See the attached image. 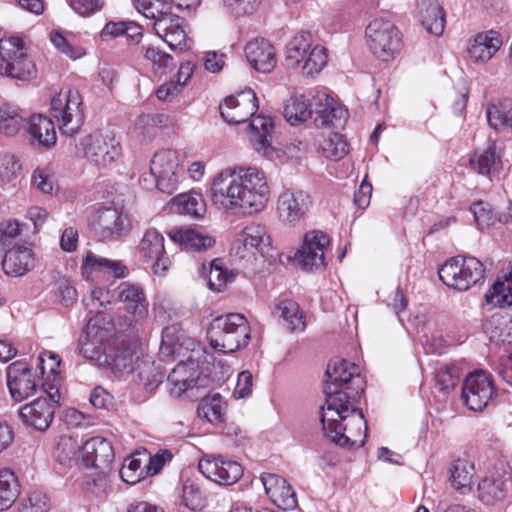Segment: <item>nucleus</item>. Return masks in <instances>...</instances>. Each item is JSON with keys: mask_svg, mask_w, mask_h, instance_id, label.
<instances>
[{"mask_svg": "<svg viewBox=\"0 0 512 512\" xmlns=\"http://www.w3.org/2000/svg\"><path fill=\"white\" fill-rule=\"evenodd\" d=\"M76 154L102 168L114 162L121 154L119 142L110 134H88L75 144Z\"/></svg>", "mask_w": 512, "mask_h": 512, "instance_id": "10", "label": "nucleus"}, {"mask_svg": "<svg viewBox=\"0 0 512 512\" xmlns=\"http://www.w3.org/2000/svg\"><path fill=\"white\" fill-rule=\"evenodd\" d=\"M470 169L491 179L502 169V157L495 143H490L485 149L475 151L469 159Z\"/></svg>", "mask_w": 512, "mask_h": 512, "instance_id": "31", "label": "nucleus"}, {"mask_svg": "<svg viewBox=\"0 0 512 512\" xmlns=\"http://www.w3.org/2000/svg\"><path fill=\"white\" fill-rule=\"evenodd\" d=\"M418 18L430 34L440 36L445 28V12L438 0H419Z\"/></svg>", "mask_w": 512, "mask_h": 512, "instance_id": "33", "label": "nucleus"}, {"mask_svg": "<svg viewBox=\"0 0 512 512\" xmlns=\"http://www.w3.org/2000/svg\"><path fill=\"white\" fill-rule=\"evenodd\" d=\"M311 196L303 190H285L277 200V212L280 220L289 226L305 221L312 207Z\"/></svg>", "mask_w": 512, "mask_h": 512, "instance_id": "16", "label": "nucleus"}, {"mask_svg": "<svg viewBox=\"0 0 512 512\" xmlns=\"http://www.w3.org/2000/svg\"><path fill=\"white\" fill-rule=\"evenodd\" d=\"M501 46L502 39L498 32L490 30L479 33L468 48V56L474 62H486L493 57Z\"/></svg>", "mask_w": 512, "mask_h": 512, "instance_id": "34", "label": "nucleus"}, {"mask_svg": "<svg viewBox=\"0 0 512 512\" xmlns=\"http://www.w3.org/2000/svg\"><path fill=\"white\" fill-rule=\"evenodd\" d=\"M25 118L19 107L11 103L0 106V133L6 136H15L24 126Z\"/></svg>", "mask_w": 512, "mask_h": 512, "instance_id": "43", "label": "nucleus"}, {"mask_svg": "<svg viewBox=\"0 0 512 512\" xmlns=\"http://www.w3.org/2000/svg\"><path fill=\"white\" fill-rule=\"evenodd\" d=\"M124 309L133 316L136 322L143 321L148 316V306L144 290L139 284L122 282L116 289Z\"/></svg>", "mask_w": 512, "mask_h": 512, "instance_id": "29", "label": "nucleus"}, {"mask_svg": "<svg viewBox=\"0 0 512 512\" xmlns=\"http://www.w3.org/2000/svg\"><path fill=\"white\" fill-rule=\"evenodd\" d=\"M511 483L509 472L496 470L485 476L478 484V498L486 505L502 501L508 494Z\"/></svg>", "mask_w": 512, "mask_h": 512, "instance_id": "28", "label": "nucleus"}, {"mask_svg": "<svg viewBox=\"0 0 512 512\" xmlns=\"http://www.w3.org/2000/svg\"><path fill=\"white\" fill-rule=\"evenodd\" d=\"M93 231L103 240L118 238L125 234V218L113 207L99 209L91 221Z\"/></svg>", "mask_w": 512, "mask_h": 512, "instance_id": "27", "label": "nucleus"}, {"mask_svg": "<svg viewBox=\"0 0 512 512\" xmlns=\"http://www.w3.org/2000/svg\"><path fill=\"white\" fill-rule=\"evenodd\" d=\"M82 269L85 271H109L115 277H124L127 274L126 266L120 261L110 260L88 252L83 260Z\"/></svg>", "mask_w": 512, "mask_h": 512, "instance_id": "45", "label": "nucleus"}, {"mask_svg": "<svg viewBox=\"0 0 512 512\" xmlns=\"http://www.w3.org/2000/svg\"><path fill=\"white\" fill-rule=\"evenodd\" d=\"M269 195L265 174L256 167L225 169L213 179L210 188L212 203L234 214L263 210Z\"/></svg>", "mask_w": 512, "mask_h": 512, "instance_id": "1", "label": "nucleus"}, {"mask_svg": "<svg viewBox=\"0 0 512 512\" xmlns=\"http://www.w3.org/2000/svg\"><path fill=\"white\" fill-rule=\"evenodd\" d=\"M327 60L326 48L321 45H315L308 51L300 66L304 74L313 76L325 67Z\"/></svg>", "mask_w": 512, "mask_h": 512, "instance_id": "50", "label": "nucleus"}, {"mask_svg": "<svg viewBox=\"0 0 512 512\" xmlns=\"http://www.w3.org/2000/svg\"><path fill=\"white\" fill-rule=\"evenodd\" d=\"M35 265L33 251L24 246L9 249L3 258L2 268L5 274L19 277L29 272Z\"/></svg>", "mask_w": 512, "mask_h": 512, "instance_id": "32", "label": "nucleus"}, {"mask_svg": "<svg viewBox=\"0 0 512 512\" xmlns=\"http://www.w3.org/2000/svg\"><path fill=\"white\" fill-rule=\"evenodd\" d=\"M107 336L108 332L98 326L96 320L89 319L78 340L80 354L90 361H95L98 365H103L107 353L104 348Z\"/></svg>", "mask_w": 512, "mask_h": 512, "instance_id": "21", "label": "nucleus"}, {"mask_svg": "<svg viewBox=\"0 0 512 512\" xmlns=\"http://www.w3.org/2000/svg\"><path fill=\"white\" fill-rule=\"evenodd\" d=\"M497 392L493 378L483 370L470 373L462 385V400L472 411H482L493 402Z\"/></svg>", "mask_w": 512, "mask_h": 512, "instance_id": "12", "label": "nucleus"}, {"mask_svg": "<svg viewBox=\"0 0 512 512\" xmlns=\"http://www.w3.org/2000/svg\"><path fill=\"white\" fill-rule=\"evenodd\" d=\"M450 481L452 486L464 493L470 490L472 479L475 473L474 465L467 460L457 459L453 461L450 467Z\"/></svg>", "mask_w": 512, "mask_h": 512, "instance_id": "44", "label": "nucleus"}, {"mask_svg": "<svg viewBox=\"0 0 512 512\" xmlns=\"http://www.w3.org/2000/svg\"><path fill=\"white\" fill-rule=\"evenodd\" d=\"M486 115L491 128L512 133V101L506 99L490 104Z\"/></svg>", "mask_w": 512, "mask_h": 512, "instance_id": "40", "label": "nucleus"}, {"mask_svg": "<svg viewBox=\"0 0 512 512\" xmlns=\"http://www.w3.org/2000/svg\"><path fill=\"white\" fill-rule=\"evenodd\" d=\"M81 446L73 436L62 435L54 448V457L59 463L67 464L77 459L78 454L81 453Z\"/></svg>", "mask_w": 512, "mask_h": 512, "instance_id": "48", "label": "nucleus"}, {"mask_svg": "<svg viewBox=\"0 0 512 512\" xmlns=\"http://www.w3.org/2000/svg\"><path fill=\"white\" fill-rule=\"evenodd\" d=\"M327 380L324 386L325 404L327 405L326 419L333 420L343 405L347 409L350 402H357L364 393L365 380L360 375L359 368L343 359L331 361L326 370Z\"/></svg>", "mask_w": 512, "mask_h": 512, "instance_id": "2", "label": "nucleus"}, {"mask_svg": "<svg viewBox=\"0 0 512 512\" xmlns=\"http://www.w3.org/2000/svg\"><path fill=\"white\" fill-rule=\"evenodd\" d=\"M223 7L236 16L252 14L260 4V0H222Z\"/></svg>", "mask_w": 512, "mask_h": 512, "instance_id": "60", "label": "nucleus"}, {"mask_svg": "<svg viewBox=\"0 0 512 512\" xmlns=\"http://www.w3.org/2000/svg\"><path fill=\"white\" fill-rule=\"evenodd\" d=\"M21 165L11 154H0V185L13 183L18 177Z\"/></svg>", "mask_w": 512, "mask_h": 512, "instance_id": "54", "label": "nucleus"}, {"mask_svg": "<svg viewBox=\"0 0 512 512\" xmlns=\"http://www.w3.org/2000/svg\"><path fill=\"white\" fill-rule=\"evenodd\" d=\"M312 34L309 31L296 33L285 46V64L288 68L300 67L312 47Z\"/></svg>", "mask_w": 512, "mask_h": 512, "instance_id": "35", "label": "nucleus"}, {"mask_svg": "<svg viewBox=\"0 0 512 512\" xmlns=\"http://www.w3.org/2000/svg\"><path fill=\"white\" fill-rule=\"evenodd\" d=\"M33 184L43 193H51L54 188V177L45 169H37L34 171Z\"/></svg>", "mask_w": 512, "mask_h": 512, "instance_id": "62", "label": "nucleus"}, {"mask_svg": "<svg viewBox=\"0 0 512 512\" xmlns=\"http://www.w3.org/2000/svg\"><path fill=\"white\" fill-rule=\"evenodd\" d=\"M46 508V497L40 493H32L28 499L18 507V512H44Z\"/></svg>", "mask_w": 512, "mask_h": 512, "instance_id": "63", "label": "nucleus"}, {"mask_svg": "<svg viewBox=\"0 0 512 512\" xmlns=\"http://www.w3.org/2000/svg\"><path fill=\"white\" fill-rule=\"evenodd\" d=\"M238 241L243 244L246 251L250 252H253L254 249L262 250L263 247L270 245V237L267 234L265 226L261 224L246 226Z\"/></svg>", "mask_w": 512, "mask_h": 512, "instance_id": "47", "label": "nucleus"}, {"mask_svg": "<svg viewBox=\"0 0 512 512\" xmlns=\"http://www.w3.org/2000/svg\"><path fill=\"white\" fill-rule=\"evenodd\" d=\"M182 503L193 511H198L205 507V494L195 480L186 479L184 481L182 487Z\"/></svg>", "mask_w": 512, "mask_h": 512, "instance_id": "49", "label": "nucleus"}, {"mask_svg": "<svg viewBox=\"0 0 512 512\" xmlns=\"http://www.w3.org/2000/svg\"><path fill=\"white\" fill-rule=\"evenodd\" d=\"M140 355L136 343L130 340H117L105 354L103 364L114 373H131L139 367Z\"/></svg>", "mask_w": 512, "mask_h": 512, "instance_id": "19", "label": "nucleus"}, {"mask_svg": "<svg viewBox=\"0 0 512 512\" xmlns=\"http://www.w3.org/2000/svg\"><path fill=\"white\" fill-rule=\"evenodd\" d=\"M169 237L188 252L206 251L215 244L214 238L193 229L171 231Z\"/></svg>", "mask_w": 512, "mask_h": 512, "instance_id": "37", "label": "nucleus"}, {"mask_svg": "<svg viewBox=\"0 0 512 512\" xmlns=\"http://www.w3.org/2000/svg\"><path fill=\"white\" fill-rule=\"evenodd\" d=\"M250 67L260 73H270L276 67L277 54L272 43L262 37L248 41L244 47Z\"/></svg>", "mask_w": 512, "mask_h": 512, "instance_id": "22", "label": "nucleus"}, {"mask_svg": "<svg viewBox=\"0 0 512 512\" xmlns=\"http://www.w3.org/2000/svg\"><path fill=\"white\" fill-rule=\"evenodd\" d=\"M366 43L378 59L389 61L401 51L402 37L397 26L386 18H375L365 30Z\"/></svg>", "mask_w": 512, "mask_h": 512, "instance_id": "6", "label": "nucleus"}, {"mask_svg": "<svg viewBox=\"0 0 512 512\" xmlns=\"http://www.w3.org/2000/svg\"><path fill=\"white\" fill-rule=\"evenodd\" d=\"M171 0H134L136 9L146 18L154 20L155 33L172 49L185 51L190 48L183 27L184 19L171 12Z\"/></svg>", "mask_w": 512, "mask_h": 512, "instance_id": "3", "label": "nucleus"}, {"mask_svg": "<svg viewBox=\"0 0 512 512\" xmlns=\"http://www.w3.org/2000/svg\"><path fill=\"white\" fill-rule=\"evenodd\" d=\"M143 49L145 59L152 64L154 69H166L173 66V58L171 55L153 46L143 47Z\"/></svg>", "mask_w": 512, "mask_h": 512, "instance_id": "59", "label": "nucleus"}, {"mask_svg": "<svg viewBox=\"0 0 512 512\" xmlns=\"http://www.w3.org/2000/svg\"><path fill=\"white\" fill-rule=\"evenodd\" d=\"M314 114L315 125L319 128L342 127L348 118L346 109L338 105L329 95L321 92L314 95Z\"/></svg>", "mask_w": 512, "mask_h": 512, "instance_id": "26", "label": "nucleus"}, {"mask_svg": "<svg viewBox=\"0 0 512 512\" xmlns=\"http://www.w3.org/2000/svg\"><path fill=\"white\" fill-rule=\"evenodd\" d=\"M210 346L223 353H233L248 345L250 326L244 315L229 313L216 317L209 325Z\"/></svg>", "mask_w": 512, "mask_h": 512, "instance_id": "5", "label": "nucleus"}, {"mask_svg": "<svg viewBox=\"0 0 512 512\" xmlns=\"http://www.w3.org/2000/svg\"><path fill=\"white\" fill-rule=\"evenodd\" d=\"M460 378V370L455 365H443L435 373V387L441 392L455 388Z\"/></svg>", "mask_w": 512, "mask_h": 512, "instance_id": "53", "label": "nucleus"}, {"mask_svg": "<svg viewBox=\"0 0 512 512\" xmlns=\"http://www.w3.org/2000/svg\"><path fill=\"white\" fill-rule=\"evenodd\" d=\"M145 467H142L140 459L130 457L125 459L121 469L120 476L128 484H136L144 478Z\"/></svg>", "mask_w": 512, "mask_h": 512, "instance_id": "57", "label": "nucleus"}, {"mask_svg": "<svg viewBox=\"0 0 512 512\" xmlns=\"http://www.w3.org/2000/svg\"><path fill=\"white\" fill-rule=\"evenodd\" d=\"M71 8L81 16H88L100 10L102 0H69Z\"/></svg>", "mask_w": 512, "mask_h": 512, "instance_id": "61", "label": "nucleus"}, {"mask_svg": "<svg viewBox=\"0 0 512 512\" xmlns=\"http://www.w3.org/2000/svg\"><path fill=\"white\" fill-rule=\"evenodd\" d=\"M258 110V99L252 89L232 95L220 105L222 118L229 124H240L250 119Z\"/></svg>", "mask_w": 512, "mask_h": 512, "instance_id": "18", "label": "nucleus"}, {"mask_svg": "<svg viewBox=\"0 0 512 512\" xmlns=\"http://www.w3.org/2000/svg\"><path fill=\"white\" fill-rule=\"evenodd\" d=\"M81 457L87 468H95L99 474H105L113 462L114 451L107 439L95 436L81 446Z\"/></svg>", "mask_w": 512, "mask_h": 512, "instance_id": "20", "label": "nucleus"}, {"mask_svg": "<svg viewBox=\"0 0 512 512\" xmlns=\"http://www.w3.org/2000/svg\"><path fill=\"white\" fill-rule=\"evenodd\" d=\"M28 133L32 140L40 146L52 147L56 144L57 136L54 122L42 114H34L30 117Z\"/></svg>", "mask_w": 512, "mask_h": 512, "instance_id": "36", "label": "nucleus"}, {"mask_svg": "<svg viewBox=\"0 0 512 512\" xmlns=\"http://www.w3.org/2000/svg\"><path fill=\"white\" fill-rule=\"evenodd\" d=\"M318 148L326 158L332 160L342 159L349 151L344 136L337 132L321 134L318 138Z\"/></svg>", "mask_w": 512, "mask_h": 512, "instance_id": "41", "label": "nucleus"}, {"mask_svg": "<svg viewBox=\"0 0 512 512\" xmlns=\"http://www.w3.org/2000/svg\"><path fill=\"white\" fill-rule=\"evenodd\" d=\"M51 111L62 134L73 136L82 127L85 115L83 100L78 90H61L51 100Z\"/></svg>", "mask_w": 512, "mask_h": 512, "instance_id": "8", "label": "nucleus"}, {"mask_svg": "<svg viewBox=\"0 0 512 512\" xmlns=\"http://www.w3.org/2000/svg\"><path fill=\"white\" fill-rule=\"evenodd\" d=\"M19 495V482L14 472L0 470V511L9 509Z\"/></svg>", "mask_w": 512, "mask_h": 512, "instance_id": "46", "label": "nucleus"}, {"mask_svg": "<svg viewBox=\"0 0 512 512\" xmlns=\"http://www.w3.org/2000/svg\"><path fill=\"white\" fill-rule=\"evenodd\" d=\"M233 279L234 275L232 273H228L222 266L218 265L217 260H214L211 263L208 277V286L211 290L221 292L226 288L228 283L233 281Z\"/></svg>", "mask_w": 512, "mask_h": 512, "instance_id": "55", "label": "nucleus"}, {"mask_svg": "<svg viewBox=\"0 0 512 512\" xmlns=\"http://www.w3.org/2000/svg\"><path fill=\"white\" fill-rule=\"evenodd\" d=\"M266 495L282 510H293L297 497L293 487L283 477L273 473H263L260 477Z\"/></svg>", "mask_w": 512, "mask_h": 512, "instance_id": "25", "label": "nucleus"}, {"mask_svg": "<svg viewBox=\"0 0 512 512\" xmlns=\"http://www.w3.org/2000/svg\"><path fill=\"white\" fill-rule=\"evenodd\" d=\"M250 141L255 151L269 159L274 156L280 157V151L271 144V133L273 131V122L270 117L258 115L254 117L249 125Z\"/></svg>", "mask_w": 512, "mask_h": 512, "instance_id": "30", "label": "nucleus"}, {"mask_svg": "<svg viewBox=\"0 0 512 512\" xmlns=\"http://www.w3.org/2000/svg\"><path fill=\"white\" fill-rule=\"evenodd\" d=\"M252 374L245 370L239 373L237 383L233 392L235 398H245L252 392Z\"/></svg>", "mask_w": 512, "mask_h": 512, "instance_id": "64", "label": "nucleus"}, {"mask_svg": "<svg viewBox=\"0 0 512 512\" xmlns=\"http://www.w3.org/2000/svg\"><path fill=\"white\" fill-rule=\"evenodd\" d=\"M470 210L480 228L494 225L496 222L507 223L509 221V217L506 214L495 215L490 205L484 202L474 203Z\"/></svg>", "mask_w": 512, "mask_h": 512, "instance_id": "52", "label": "nucleus"}, {"mask_svg": "<svg viewBox=\"0 0 512 512\" xmlns=\"http://www.w3.org/2000/svg\"><path fill=\"white\" fill-rule=\"evenodd\" d=\"M314 114V96L309 98L305 95L291 96L284 107V117L295 125L308 120Z\"/></svg>", "mask_w": 512, "mask_h": 512, "instance_id": "39", "label": "nucleus"}, {"mask_svg": "<svg viewBox=\"0 0 512 512\" xmlns=\"http://www.w3.org/2000/svg\"><path fill=\"white\" fill-rule=\"evenodd\" d=\"M329 244V236L321 230L305 233L300 247L294 253V263L306 271L323 269L326 266L325 250Z\"/></svg>", "mask_w": 512, "mask_h": 512, "instance_id": "13", "label": "nucleus"}, {"mask_svg": "<svg viewBox=\"0 0 512 512\" xmlns=\"http://www.w3.org/2000/svg\"><path fill=\"white\" fill-rule=\"evenodd\" d=\"M167 380L171 385L170 393L179 397L190 389L203 387L204 384L202 382L205 379L201 378L198 364L194 360L189 359L178 363L169 373Z\"/></svg>", "mask_w": 512, "mask_h": 512, "instance_id": "23", "label": "nucleus"}, {"mask_svg": "<svg viewBox=\"0 0 512 512\" xmlns=\"http://www.w3.org/2000/svg\"><path fill=\"white\" fill-rule=\"evenodd\" d=\"M275 313L282 318L291 332H302L305 329L303 313L299 305L292 300H281L276 306Z\"/></svg>", "mask_w": 512, "mask_h": 512, "instance_id": "42", "label": "nucleus"}, {"mask_svg": "<svg viewBox=\"0 0 512 512\" xmlns=\"http://www.w3.org/2000/svg\"><path fill=\"white\" fill-rule=\"evenodd\" d=\"M485 269L480 260L469 256H456L448 260L438 271L439 278L448 287L466 291L484 278Z\"/></svg>", "mask_w": 512, "mask_h": 512, "instance_id": "9", "label": "nucleus"}, {"mask_svg": "<svg viewBox=\"0 0 512 512\" xmlns=\"http://www.w3.org/2000/svg\"><path fill=\"white\" fill-rule=\"evenodd\" d=\"M50 40L62 54L71 60L79 59L85 55V50L81 46L72 44L58 31L51 32Z\"/></svg>", "mask_w": 512, "mask_h": 512, "instance_id": "56", "label": "nucleus"}, {"mask_svg": "<svg viewBox=\"0 0 512 512\" xmlns=\"http://www.w3.org/2000/svg\"><path fill=\"white\" fill-rule=\"evenodd\" d=\"M172 207L176 212L201 219L206 213V203L202 194L196 191L181 193L172 199Z\"/></svg>", "mask_w": 512, "mask_h": 512, "instance_id": "38", "label": "nucleus"}, {"mask_svg": "<svg viewBox=\"0 0 512 512\" xmlns=\"http://www.w3.org/2000/svg\"><path fill=\"white\" fill-rule=\"evenodd\" d=\"M226 404L220 394H214L209 401L203 402L198 408V415L210 423H220L224 420Z\"/></svg>", "mask_w": 512, "mask_h": 512, "instance_id": "51", "label": "nucleus"}, {"mask_svg": "<svg viewBox=\"0 0 512 512\" xmlns=\"http://www.w3.org/2000/svg\"><path fill=\"white\" fill-rule=\"evenodd\" d=\"M38 360L42 377L46 380L52 378L53 381H56L59 376L58 368L61 362L59 356L51 351H44L40 354Z\"/></svg>", "mask_w": 512, "mask_h": 512, "instance_id": "58", "label": "nucleus"}, {"mask_svg": "<svg viewBox=\"0 0 512 512\" xmlns=\"http://www.w3.org/2000/svg\"><path fill=\"white\" fill-rule=\"evenodd\" d=\"M164 236L155 228H148L138 244V253L144 263L151 265L155 275L163 276L169 269Z\"/></svg>", "mask_w": 512, "mask_h": 512, "instance_id": "15", "label": "nucleus"}, {"mask_svg": "<svg viewBox=\"0 0 512 512\" xmlns=\"http://www.w3.org/2000/svg\"><path fill=\"white\" fill-rule=\"evenodd\" d=\"M357 402H350L347 409H335L338 414L333 420H327V405L321 406L320 421L324 435L340 447H347L357 442L361 444L367 436V423L362 410L356 407Z\"/></svg>", "mask_w": 512, "mask_h": 512, "instance_id": "4", "label": "nucleus"}, {"mask_svg": "<svg viewBox=\"0 0 512 512\" xmlns=\"http://www.w3.org/2000/svg\"><path fill=\"white\" fill-rule=\"evenodd\" d=\"M46 396H41L19 410V417L22 422L35 428L38 431H45L49 428L55 414V407L60 399V392L57 384H43Z\"/></svg>", "mask_w": 512, "mask_h": 512, "instance_id": "11", "label": "nucleus"}, {"mask_svg": "<svg viewBox=\"0 0 512 512\" xmlns=\"http://www.w3.org/2000/svg\"><path fill=\"white\" fill-rule=\"evenodd\" d=\"M0 74L22 81L36 76V65L26 53L21 38L11 36L0 39Z\"/></svg>", "mask_w": 512, "mask_h": 512, "instance_id": "7", "label": "nucleus"}, {"mask_svg": "<svg viewBox=\"0 0 512 512\" xmlns=\"http://www.w3.org/2000/svg\"><path fill=\"white\" fill-rule=\"evenodd\" d=\"M150 172L155 178L157 188L163 193L172 194L177 189L183 173L176 151L167 149L155 153L151 160Z\"/></svg>", "mask_w": 512, "mask_h": 512, "instance_id": "14", "label": "nucleus"}, {"mask_svg": "<svg viewBox=\"0 0 512 512\" xmlns=\"http://www.w3.org/2000/svg\"><path fill=\"white\" fill-rule=\"evenodd\" d=\"M7 386L11 397L22 401L37 389L35 377L31 369L23 362L16 361L7 367Z\"/></svg>", "mask_w": 512, "mask_h": 512, "instance_id": "24", "label": "nucleus"}, {"mask_svg": "<svg viewBox=\"0 0 512 512\" xmlns=\"http://www.w3.org/2000/svg\"><path fill=\"white\" fill-rule=\"evenodd\" d=\"M199 471L209 480L220 485H232L243 475L242 466L220 455H206L198 463Z\"/></svg>", "mask_w": 512, "mask_h": 512, "instance_id": "17", "label": "nucleus"}]
</instances>
